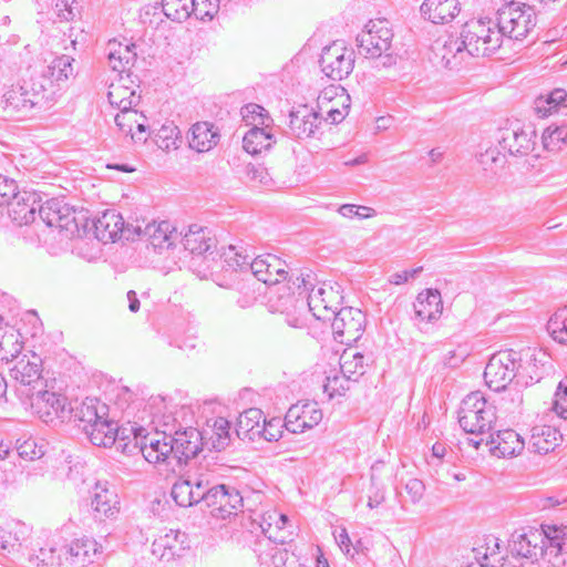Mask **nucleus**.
I'll return each instance as SVG.
<instances>
[{
  "mask_svg": "<svg viewBox=\"0 0 567 567\" xmlns=\"http://www.w3.org/2000/svg\"><path fill=\"white\" fill-rule=\"evenodd\" d=\"M109 64L113 71L118 72V79L109 87L107 97L111 105L118 110H126L138 104L141 96L136 93L137 84L131 79L127 71L134 65L137 53L136 44L110 40L106 47Z\"/></svg>",
  "mask_w": 567,
  "mask_h": 567,
  "instance_id": "f257e3e1",
  "label": "nucleus"
},
{
  "mask_svg": "<svg viewBox=\"0 0 567 567\" xmlns=\"http://www.w3.org/2000/svg\"><path fill=\"white\" fill-rule=\"evenodd\" d=\"M312 280L313 276L309 271L296 278L293 285L297 287V292L291 291L290 286L286 284L270 288L267 302L269 311L285 315L290 327H301L303 324L302 316L306 313V292L308 286L312 285Z\"/></svg>",
  "mask_w": 567,
  "mask_h": 567,
  "instance_id": "f03ea898",
  "label": "nucleus"
},
{
  "mask_svg": "<svg viewBox=\"0 0 567 567\" xmlns=\"http://www.w3.org/2000/svg\"><path fill=\"white\" fill-rule=\"evenodd\" d=\"M392 40L393 32L386 20H371L357 35L358 52L367 59H380L382 66L390 68L396 63Z\"/></svg>",
  "mask_w": 567,
  "mask_h": 567,
  "instance_id": "7ed1b4c3",
  "label": "nucleus"
},
{
  "mask_svg": "<svg viewBox=\"0 0 567 567\" xmlns=\"http://www.w3.org/2000/svg\"><path fill=\"white\" fill-rule=\"evenodd\" d=\"M496 420L495 405L482 392H472L463 399L458 423L466 433L484 435L494 429Z\"/></svg>",
  "mask_w": 567,
  "mask_h": 567,
  "instance_id": "20e7f679",
  "label": "nucleus"
},
{
  "mask_svg": "<svg viewBox=\"0 0 567 567\" xmlns=\"http://www.w3.org/2000/svg\"><path fill=\"white\" fill-rule=\"evenodd\" d=\"M495 22L504 38L519 41L536 25V13L522 0H509L497 9Z\"/></svg>",
  "mask_w": 567,
  "mask_h": 567,
  "instance_id": "39448f33",
  "label": "nucleus"
},
{
  "mask_svg": "<svg viewBox=\"0 0 567 567\" xmlns=\"http://www.w3.org/2000/svg\"><path fill=\"white\" fill-rule=\"evenodd\" d=\"M471 56H489L503 44L504 37L491 19H472L461 29Z\"/></svg>",
  "mask_w": 567,
  "mask_h": 567,
  "instance_id": "423d86ee",
  "label": "nucleus"
},
{
  "mask_svg": "<svg viewBox=\"0 0 567 567\" xmlns=\"http://www.w3.org/2000/svg\"><path fill=\"white\" fill-rule=\"evenodd\" d=\"M35 86V83L24 81L7 87L0 100L3 113L8 116H24L42 100L50 99L45 95L44 84L40 83L38 87Z\"/></svg>",
  "mask_w": 567,
  "mask_h": 567,
  "instance_id": "0eeeda50",
  "label": "nucleus"
},
{
  "mask_svg": "<svg viewBox=\"0 0 567 567\" xmlns=\"http://www.w3.org/2000/svg\"><path fill=\"white\" fill-rule=\"evenodd\" d=\"M523 361L522 353L512 349L493 354L485 367L484 379L487 386L499 392L514 380L518 384V362Z\"/></svg>",
  "mask_w": 567,
  "mask_h": 567,
  "instance_id": "6e6552de",
  "label": "nucleus"
},
{
  "mask_svg": "<svg viewBox=\"0 0 567 567\" xmlns=\"http://www.w3.org/2000/svg\"><path fill=\"white\" fill-rule=\"evenodd\" d=\"M203 503L212 509V515L225 519L236 515L243 506V496L231 486L214 485V476L209 473L208 484L204 491Z\"/></svg>",
  "mask_w": 567,
  "mask_h": 567,
  "instance_id": "1a4fd4ad",
  "label": "nucleus"
},
{
  "mask_svg": "<svg viewBox=\"0 0 567 567\" xmlns=\"http://www.w3.org/2000/svg\"><path fill=\"white\" fill-rule=\"evenodd\" d=\"M331 320L334 339L340 343L350 344L361 338L365 316L360 309L353 307L341 308L332 313Z\"/></svg>",
  "mask_w": 567,
  "mask_h": 567,
  "instance_id": "9d476101",
  "label": "nucleus"
},
{
  "mask_svg": "<svg viewBox=\"0 0 567 567\" xmlns=\"http://www.w3.org/2000/svg\"><path fill=\"white\" fill-rule=\"evenodd\" d=\"M322 72L332 80L347 78L354 66V52L342 42H333L322 50L320 58Z\"/></svg>",
  "mask_w": 567,
  "mask_h": 567,
  "instance_id": "9b49d317",
  "label": "nucleus"
},
{
  "mask_svg": "<svg viewBox=\"0 0 567 567\" xmlns=\"http://www.w3.org/2000/svg\"><path fill=\"white\" fill-rule=\"evenodd\" d=\"M24 394L32 411L45 423L52 422L55 417L63 419L73 410L68 399L55 392L28 390Z\"/></svg>",
  "mask_w": 567,
  "mask_h": 567,
  "instance_id": "f8f14e48",
  "label": "nucleus"
},
{
  "mask_svg": "<svg viewBox=\"0 0 567 567\" xmlns=\"http://www.w3.org/2000/svg\"><path fill=\"white\" fill-rule=\"evenodd\" d=\"M208 478V472L197 471L187 473L174 483L171 492L173 499L182 507H190L203 503L204 491L207 487Z\"/></svg>",
  "mask_w": 567,
  "mask_h": 567,
  "instance_id": "ddd939ff",
  "label": "nucleus"
},
{
  "mask_svg": "<svg viewBox=\"0 0 567 567\" xmlns=\"http://www.w3.org/2000/svg\"><path fill=\"white\" fill-rule=\"evenodd\" d=\"M90 506L97 520L115 518L121 509L115 486L107 481H97L91 491Z\"/></svg>",
  "mask_w": 567,
  "mask_h": 567,
  "instance_id": "4468645a",
  "label": "nucleus"
},
{
  "mask_svg": "<svg viewBox=\"0 0 567 567\" xmlns=\"http://www.w3.org/2000/svg\"><path fill=\"white\" fill-rule=\"evenodd\" d=\"M432 51L441 64L450 70L458 69L471 56L462 33L458 35H443L437 38L432 44Z\"/></svg>",
  "mask_w": 567,
  "mask_h": 567,
  "instance_id": "2eb2a0df",
  "label": "nucleus"
},
{
  "mask_svg": "<svg viewBox=\"0 0 567 567\" xmlns=\"http://www.w3.org/2000/svg\"><path fill=\"white\" fill-rule=\"evenodd\" d=\"M536 133L518 123L499 131L498 144L503 151L514 156H525L535 147Z\"/></svg>",
  "mask_w": 567,
  "mask_h": 567,
  "instance_id": "dca6fc26",
  "label": "nucleus"
},
{
  "mask_svg": "<svg viewBox=\"0 0 567 567\" xmlns=\"http://www.w3.org/2000/svg\"><path fill=\"white\" fill-rule=\"evenodd\" d=\"M322 416V411L316 402H299L288 409L285 425L289 432L300 434L317 426Z\"/></svg>",
  "mask_w": 567,
  "mask_h": 567,
  "instance_id": "f3484780",
  "label": "nucleus"
},
{
  "mask_svg": "<svg viewBox=\"0 0 567 567\" xmlns=\"http://www.w3.org/2000/svg\"><path fill=\"white\" fill-rule=\"evenodd\" d=\"M246 274H252V278L258 282L269 286H277L286 279L287 265L279 257L267 254L258 256L251 260L250 270Z\"/></svg>",
  "mask_w": 567,
  "mask_h": 567,
  "instance_id": "a211bd4d",
  "label": "nucleus"
},
{
  "mask_svg": "<svg viewBox=\"0 0 567 567\" xmlns=\"http://www.w3.org/2000/svg\"><path fill=\"white\" fill-rule=\"evenodd\" d=\"M135 225H125L124 219L115 209H107L94 223L96 238L102 241H115L117 238L125 237L127 240L134 239L133 228Z\"/></svg>",
  "mask_w": 567,
  "mask_h": 567,
  "instance_id": "6ab92c4d",
  "label": "nucleus"
},
{
  "mask_svg": "<svg viewBox=\"0 0 567 567\" xmlns=\"http://www.w3.org/2000/svg\"><path fill=\"white\" fill-rule=\"evenodd\" d=\"M136 445L148 463L159 464L172 458L174 442L172 435L164 432L147 434L140 440L135 437Z\"/></svg>",
  "mask_w": 567,
  "mask_h": 567,
  "instance_id": "aec40b11",
  "label": "nucleus"
},
{
  "mask_svg": "<svg viewBox=\"0 0 567 567\" xmlns=\"http://www.w3.org/2000/svg\"><path fill=\"white\" fill-rule=\"evenodd\" d=\"M489 453L498 458L518 456L525 447L524 439L514 430H498L489 433L486 439Z\"/></svg>",
  "mask_w": 567,
  "mask_h": 567,
  "instance_id": "412c9836",
  "label": "nucleus"
},
{
  "mask_svg": "<svg viewBox=\"0 0 567 567\" xmlns=\"http://www.w3.org/2000/svg\"><path fill=\"white\" fill-rule=\"evenodd\" d=\"M322 116L308 105H299L290 111L289 134L298 140L312 137L321 125Z\"/></svg>",
  "mask_w": 567,
  "mask_h": 567,
  "instance_id": "4be33fe9",
  "label": "nucleus"
},
{
  "mask_svg": "<svg viewBox=\"0 0 567 567\" xmlns=\"http://www.w3.org/2000/svg\"><path fill=\"white\" fill-rule=\"evenodd\" d=\"M14 364L10 369L11 378L21 386H32L38 384L42 372V359L37 353L29 351L22 353L13 360Z\"/></svg>",
  "mask_w": 567,
  "mask_h": 567,
  "instance_id": "5701e85b",
  "label": "nucleus"
},
{
  "mask_svg": "<svg viewBox=\"0 0 567 567\" xmlns=\"http://www.w3.org/2000/svg\"><path fill=\"white\" fill-rule=\"evenodd\" d=\"M336 298L337 293L332 287L321 285L316 288L312 284L308 286V291L306 292V312H311L318 320H331V316L336 310L330 302Z\"/></svg>",
  "mask_w": 567,
  "mask_h": 567,
  "instance_id": "b1692460",
  "label": "nucleus"
},
{
  "mask_svg": "<svg viewBox=\"0 0 567 567\" xmlns=\"http://www.w3.org/2000/svg\"><path fill=\"white\" fill-rule=\"evenodd\" d=\"M133 233L134 236L145 237L150 246L157 252L169 249L177 237L168 221L148 223L144 227L137 223L133 228Z\"/></svg>",
  "mask_w": 567,
  "mask_h": 567,
  "instance_id": "393cba45",
  "label": "nucleus"
},
{
  "mask_svg": "<svg viewBox=\"0 0 567 567\" xmlns=\"http://www.w3.org/2000/svg\"><path fill=\"white\" fill-rule=\"evenodd\" d=\"M102 547L93 538L83 537L64 548L65 560L74 567H86L101 555Z\"/></svg>",
  "mask_w": 567,
  "mask_h": 567,
  "instance_id": "a878e982",
  "label": "nucleus"
},
{
  "mask_svg": "<svg viewBox=\"0 0 567 567\" xmlns=\"http://www.w3.org/2000/svg\"><path fill=\"white\" fill-rule=\"evenodd\" d=\"M174 450L172 458L181 463L183 460L195 457L203 445V433L195 427H188L184 431H176L172 435Z\"/></svg>",
  "mask_w": 567,
  "mask_h": 567,
  "instance_id": "bb28decb",
  "label": "nucleus"
},
{
  "mask_svg": "<svg viewBox=\"0 0 567 567\" xmlns=\"http://www.w3.org/2000/svg\"><path fill=\"white\" fill-rule=\"evenodd\" d=\"M186 536L179 530L171 529L159 535L152 544V554L162 561L174 560L185 550Z\"/></svg>",
  "mask_w": 567,
  "mask_h": 567,
  "instance_id": "cd10ccee",
  "label": "nucleus"
},
{
  "mask_svg": "<svg viewBox=\"0 0 567 567\" xmlns=\"http://www.w3.org/2000/svg\"><path fill=\"white\" fill-rule=\"evenodd\" d=\"M73 62L72 56L62 54L54 58L47 66L43 79L50 82L52 89L48 96L51 97L58 90L65 87L69 80L74 76Z\"/></svg>",
  "mask_w": 567,
  "mask_h": 567,
  "instance_id": "c85d7f7f",
  "label": "nucleus"
},
{
  "mask_svg": "<svg viewBox=\"0 0 567 567\" xmlns=\"http://www.w3.org/2000/svg\"><path fill=\"white\" fill-rule=\"evenodd\" d=\"M32 533V527L21 520H7L0 524V549L7 553L18 550Z\"/></svg>",
  "mask_w": 567,
  "mask_h": 567,
  "instance_id": "c756f323",
  "label": "nucleus"
},
{
  "mask_svg": "<svg viewBox=\"0 0 567 567\" xmlns=\"http://www.w3.org/2000/svg\"><path fill=\"white\" fill-rule=\"evenodd\" d=\"M545 530L529 529L526 533H515L512 538V551L520 557L537 560L542 557V543Z\"/></svg>",
  "mask_w": 567,
  "mask_h": 567,
  "instance_id": "7c9ffc66",
  "label": "nucleus"
},
{
  "mask_svg": "<svg viewBox=\"0 0 567 567\" xmlns=\"http://www.w3.org/2000/svg\"><path fill=\"white\" fill-rule=\"evenodd\" d=\"M546 358L547 355L545 353H536V350L527 349L524 353L523 361L518 362V384L528 386L539 382L545 373L544 359Z\"/></svg>",
  "mask_w": 567,
  "mask_h": 567,
  "instance_id": "2f4dec72",
  "label": "nucleus"
},
{
  "mask_svg": "<svg viewBox=\"0 0 567 567\" xmlns=\"http://www.w3.org/2000/svg\"><path fill=\"white\" fill-rule=\"evenodd\" d=\"M443 311L441 292L436 289H426L420 292L414 302L415 318L420 322L436 321Z\"/></svg>",
  "mask_w": 567,
  "mask_h": 567,
  "instance_id": "473e14b6",
  "label": "nucleus"
},
{
  "mask_svg": "<svg viewBox=\"0 0 567 567\" xmlns=\"http://www.w3.org/2000/svg\"><path fill=\"white\" fill-rule=\"evenodd\" d=\"M7 206L10 218L19 226L33 223L39 212L35 195L27 192H20Z\"/></svg>",
  "mask_w": 567,
  "mask_h": 567,
  "instance_id": "72a5a7b5",
  "label": "nucleus"
},
{
  "mask_svg": "<svg viewBox=\"0 0 567 567\" xmlns=\"http://www.w3.org/2000/svg\"><path fill=\"white\" fill-rule=\"evenodd\" d=\"M218 128L209 122H197L189 130V147L198 153L213 150L219 142Z\"/></svg>",
  "mask_w": 567,
  "mask_h": 567,
  "instance_id": "f704fd0d",
  "label": "nucleus"
},
{
  "mask_svg": "<svg viewBox=\"0 0 567 567\" xmlns=\"http://www.w3.org/2000/svg\"><path fill=\"white\" fill-rule=\"evenodd\" d=\"M422 16L436 24L451 22L460 12L457 0H425L421 8Z\"/></svg>",
  "mask_w": 567,
  "mask_h": 567,
  "instance_id": "c9c22d12",
  "label": "nucleus"
},
{
  "mask_svg": "<svg viewBox=\"0 0 567 567\" xmlns=\"http://www.w3.org/2000/svg\"><path fill=\"white\" fill-rule=\"evenodd\" d=\"M202 433L203 440L207 439L212 443L213 449L221 451L229 445L231 437V424L225 417H212L207 420L206 426Z\"/></svg>",
  "mask_w": 567,
  "mask_h": 567,
  "instance_id": "e433bc0d",
  "label": "nucleus"
},
{
  "mask_svg": "<svg viewBox=\"0 0 567 567\" xmlns=\"http://www.w3.org/2000/svg\"><path fill=\"white\" fill-rule=\"evenodd\" d=\"M563 435L556 425H535L532 429L530 447L539 454H547L559 444Z\"/></svg>",
  "mask_w": 567,
  "mask_h": 567,
  "instance_id": "4c0bfd02",
  "label": "nucleus"
},
{
  "mask_svg": "<svg viewBox=\"0 0 567 567\" xmlns=\"http://www.w3.org/2000/svg\"><path fill=\"white\" fill-rule=\"evenodd\" d=\"M82 430L90 442L96 446H112L118 437L117 424L109 419L99 421L92 425H83Z\"/></svg>",
  "mask_w": 567,
  "mask_h": 567,
  "instance_id": "58836bf2",
  "label": "nucleus"
},
{
  "mask_svg": "<svg viewBox=\"0 0 567 567\" xmlns=\"http://www.w3.org/2000/svg\"><path fill=\"white\" fill-rule=\"evenodd\" d=\"M21 350L20 332L14 327L3 323V318L0 316V361H13L21 354Z\"/></svg>",
  "mask_w": 567,
  "mask_h": 567,
  "instance_id": "ea45409f",
  "label": "nucleus"
},
{
  "mask_svg": "<svg viewBox=\"0 0 567 567\" xmlns=\"http://www.w3.org/2000/svg\"><path fill=\"white\" fill-rule=\"evenodd\" d=\"M219 286L235 289L239 293L236 302L243 309L251 307L260 295V285L252 278V274L244 272V277L234 278L231 284Z\"/></svg>",
  "mask_w": 567,
  "mask_h": 567,
  "instance_id": "a19ab883",
  "label": "nucleus"
},
{
  "mask_svg": "<svg viewBox=\"0 0 567 567\" xmlns=\"http://www.w3.org/2000/svg\"><path fill=\"white\" fill-rule=\"evenodd\" d=\"M265 420L261 410L251 408L244 411L237 421L236 434L241 440L256 441L260 439V430Z\"/></svg>",
  "mask_w": 567,
  "mask_h": 567,
  "instance_id": "79ce46f5",
  "label": "nucleus"
},
{
  "mask_svg": "<svg viewBox=\"0 0 567 567\" xmlns=\"http://www.w3.org/2000/svg\"><path fill=\"white\" fill-rule=\"evenodd\" d=\"M368 359L357 348H348L340 355V370L348 380L358 381L365 373Z\"/></svg>",
  "mask_w": 567,
  "mask_h": 567,
  "instance_id": "37998d69",
  "label": "nucleus"
},
{
  "mask_svg": "<svg viewBox=\"0 0 567 567\" xmlns=\"http://www.w3.org/2000/svg\"><path fill=\"white\" fill-rule=\"evenodd\" d=\"M275 137L267 126L251 127L243 138L244 150L252 155L259 154L262 151L269 150L275 143Z\"/></svg>",
  "mask_w": 567,
  "mask_h": 567,
  "instance_id": "c03bdc74",
  "label": "nucleus"
},
{
  "mask_svg": "<svg viewBox=\"0 0 567 567\" xmlns=\"http://www.w3.org/2000/svg\"><path fill=\"white\" fill-rule=\"evenodd\" d=\"M225 271L236 274L235 278L244 277L246 270H250L251 257L245 254L243 247L230 245L221 254Z\"/></svg>",
  "mask_w": 567,
  "mask_h": 567,
  "instance_id": "a18cd8bd",
  "label": "nucleus"
},
{
  "mask_svg": "<svg viewBox=\"0 0 567 567\" xmlns=\"http://www.w3.org/2000/svg\"><path fill=\"white\" fill-rule=\"evenodd\" d=\"M567 92L555 89L548 95H540L534 101V111L539 117H547L560 109H567Z\"/></svg>",
  "mask_w": 567,
  "mask_h": 567,
  "instance_id": "49530a36",
  "label": "nucleus"
},
{
  "mask_svg": "<svg viewBox=\"0 0 567 567\" xmlns=\"http://www.w3.org/2000/svg\"><path fill=\"white\" fill-rule=\"evenodd\" d=\"M106 414L107 406L99 400L90 398H86L75 411V417L80 421L81 427L107 419Z\"/></svg>",
  "mask_w": 567,
  "mask_h": 567,
  "instance_id": "de8ad7c7",
  "label": "nucleus"
},
{
  "mask_svg": "<svg viewBox=\"0 0 567 567\" xmlns=\"http://www.w3.org/2000/svg\"><path fill=\"white\" fill-rule=\"evenodd\" d=\"M214 240L207 236L205 229L196 225L190 226L183 238V246L193 255H203L213 247Z\"/></svg>",
  "mask_w": 567,
  "mask_h": 567,
  "instance_id": "09e8293b",
  "label": "nucleus"
},
{
  "mask_svg": "<svg viewBox=\"0 0 567 567\" xmlns=\"http://www.w3.org/2000/svg\"><path fill=\"white\" fill-rule=\"evenodd\" d=\"M154 141L163 151L177 150L182 144L181 130L173 121H166L156 131Z\"/></svg>",
  "mask_w": 567,
  "mask_h": 567,
  "instance_id": "8fccbe9b",
  "label": "nucleus"
},
{
  "mask_svg": "<svg viewBox=\"0 0 567 567\" xmlns=\"http://www.w3.org/2000/svg\"><path fill=\"white\" fill-rule=\"evenodd\" d=\"M288 523V517L285 514H279L277 512H268L262 516V522L260 523V527L262 533L274 542L285 543L286 537L280 535Z\"/></svg>",
  "mask_w": 567,
  "mask_h": 567,
  "instance_id": "3c124183",
  "label": "nucleus"
},
{
  "mask_svg": "<svg viewBox=\"0 0 567 567\" xmlns=\"http://www.w3.org/2000/svg\"><path fill=\"white\" fill-rule=\"evenodd\" d=\"M542 144L545 151L560 152L567 146V125H550L542 134Z\"/></svg>",
  "mask_w": 567,
  "mask_h": 567,
  "instance_id": "603ef678",
  "label": "nucleus"
},
{
  "mask_svg": "<svg viewBox=\"0 0 567 567\" xmlns=\"http://www.w3.org/2000/svg\"><path fill=\"white\" fill-rule=\"evenodd\" d=\"M163 10L168 19L183 22L193 16L194 0H163Z\"/></svg>",
  "mask_w": 567,
  "mask_h": 567,
  "instance_id": "864d4df0",
  "label": "nucleus"
},
{
  "mask_svg": "<svg viewBox=\"0 0 567 567\" xmlns=\"http://www.w3.org/2000/svg\"><path fill=\"white\" fill-rule=\"evenodd\" d=\"M547 330L555 341L567 344V306L559 308L550 317L547 323Z\"/></svg>",
  "mask_w": 567,
  "mask_h": 567,
  "instance_id": "5fc2aeb1",
  "label": "nucleus"
},
{
  "mask_svg": "<svg viewBox=\"0 0 567 567\" xmlns=\"http://www.w3.org/2000/svg\"><path fill=\"white\" fill-rule=\"evenodd\" d=\"M567 551V542L564 536L557 529L553 530V534L545 532V539L542 543V557H558Z\"/></svg>",
  "mask_w": 567,
  "mask_h": 567,
  "instance_id": "6e6d98bb",
  "label": "nucleus"
},
{
  "mask_svg": "<svg viewBox=\"0 0 567 567\" xmlns=\"http://www.w3.org/2000/svg\"><path fill=\"white\" fill-rule=\"evenodd\" d=\"M240 114L247 125L267 126L268 122L271 121L268 116L267 111L259 104L249 103L241 107Z\"/></svg>",
  "mask_w": 567,
  "mask_h": 567,
  "instance_id": "4d7b16f0",
  "label": "nucleus"
},
{
  "mask_svg": "<svg viewBox=\"0 0 567 567\" xmlns=\"http://www.w3.org/2000/svg\"><path fill=\"white\" fill-rule=\"evenodd\" d=\"M31 563L35 567H61L62 558L61 553H58L55 547H42L33 557Z\"/></svg>",
  "mask_w": 567,
  "mask_h": 567,
  "instance_id": "13d9d810",
  "label": "nucleus"
},
{
  "mask_svg": "<svg viewBox=\"0 0 567 567\" xmlns=\"http://www.w3.org/2000/svg\"><path fill=\"white\" fill-rule=\"evenodd\" d=\"M56 225L53 227L61 230H66L71 234L78 230V224L75 221V212L66 203L61 200L60 210L56 218Z\"/></svg>",
  "mask_w": 567,
  "mask_h": 567,
  "instance_id": "bf43d9fd",
  "label": "nucleus"
},
{
  "mask_svg": "<svg viewBox=\"0 0 567 567\" xmlns=\"http://www.w3.org/2000/svg\"><path fill=\"white\" fill-rule=\"evenodd\" d=\"M142 117L143 114L133 107L120 110V113L115 116V123L123 133L131 135L133 134L136 122H138V120Z\"/></svg>",
  "mask_w": 567,
  "mask_h": 567,
  "instance_id": "052dcab7",
  "label": "nucleus"
},
{
  "mask_svg": "<svg viewBox=\"0 0 567 567\" xmlns=\"http://www.w3.org/2000/svg\"><path fill=\"white\" fill-rule=\"evenodd\" d=\"M284 427H286L285 420L272 417L267 421L265 419L260 430V439L267 442H276L282 436Z\"/></svg>",
  "mask_w": 567,
  "mask_h": 567,
  "instance_id": "680f3d73",
  "label": "nucleus"
},
{
  "mask_svg": "<svg viewBox=\"0 0 567 567\" xmlns=\"http://www.w3.org/2000/svg\"><path fill=\"white\" fill-rule=\"evenodd\" d=\"M18 454L27 461L41 458L44 454V445L39 444L34 439H28L17 445Z\"/></svg>",
  "mask_w": 567,
  "mask_h": 567,
  "instance_id": "e2e57ef3",
  "label": "nucleus"
},
{
  "mask_svg": "<svg viewBox=\"0 0 567 567\" xmlns=\"http://www.w3.org/2000/svg\"><path fill=\"white\" fill-rule=\"evenodd\" d=\"M351 380H348L347 377L341 373V375H328L326 379V383L323 384L324 392L333 398L336 395H344L346 392L350 389L349 383Z\"/></svg>",
  "mask_w": 567,
  "mask_h": 567,
  "instance_id": "0e129e2a",
  "label": "nucleus"
},
{
  "mask_svg": "<svg viewBox=\"0 0 567 567\" xmlns=\"http://www.w3.org/2000/svg\"><path fill=\"white\" fill-rule=\"evenodd\" d=\"M60 206L61 199L58 198H52L47 200L43 205H39L38 215L48 227L56 225Z\"/></svg>",
  "mask_w": 567,
  "mask_h": 567,
  "instance_id": "69168bd1",
  "label": "nucleus"
},
{
  "mask_svg": "<svg viewBox=\"0 0 567 567\" xmlns=\"http://www.w3.org/2000/svg\"><path fill=\"white\" fill-rule=\"evenodd\" d=\"M478 161L485 171L494 172L505 163V155L496 147H489L480 154Z\"/></svg>",
  "mask_w": 567,
  "mask_h": 567,
  "instance_id": "338daca9",
  "label": "nucleus"
},
{
  "mask_svg": "<svg viewBox=\"0 0 567 567\" xmlns=\"http://www.w3.org/2000/svg\"><path fill=\"white\" fill-rule=\"evenodd\" d=\"M551 411L561 420H567V385L560 382L557 386Z\"/></svg>",
  "mask_w": 567,
  "mask_h": 567,
  "instance_id": "774afa93",
  "label": "nucleus"
}]
</instances>
